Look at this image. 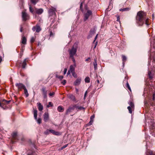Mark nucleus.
<instances>
[{"label": "nucleus", "mask_w": 155, "mask_h": 155, "mask_svg": "<svg viewBox=\"0 0 155 155\" xmlns=\"http://www.w3.org/2000/svg\"><path fill=\"white\" fill-rule=\"evenodd\" d=\"M37 104L38 107V109L39 111H41L43 109V106L40 103H38Z\"/></svg>", "instance_id": "nucleus-20"}, {"label": "nucleus", "mask_w": 155, "mask_h": 155, "mask_svg": "<svg viewBox=\"0 0 155 155\" xmlns=\"http://www.w3.org/2000/svg\"><path fill=\"white\" fill-rule=\"evenodd\" d=\"M17 133L16 132H14L12 133V138L14 139H16L17 136Z\"/></svg>", "instance_id": "nucleus-22"}, {"label": "nucleus", "mask_w": 155, "mask_h": 155, "mask_svg": "<svg viewBox=\"0 0 155 155\" xmlns=\"http://www.w3.org/2000/svg\"><path fill=\"white\" fill-rule=\"evenodd\" d=\"M67 68H65V69H64V74H66V72H67Z\"/></svg>", "instance_id": "nucleus-46"}, {"label": "nucleus", "mask_w": 155, "mask_h": 155, "mask_svg": "<svg viewBox=\"0 0 155 155\" xmlns=\"http://www.w3.org/2000/svg\"><path fill=\"white\" fill-rule=\"evenodd\" d=\"M50 133H52L54 135H59L61 134L58 131H56L53 130H50Z\"/></svg>", "instance_id": "nucleus-13"}, {"label": "nucleus", "mask_w": 155, "mask_h": 155, "mask_svg": "<svg viewBox=\"0 0 155 155\" xmlns=\"http://www.w3.org/2000/svg\"><path fill=\"white\" fill-rule=\"evenodd\" d=\"M43 119L45 122H47L49 120V114L48 112L45 113L44 115Z\"/></svg>", "instance_id": "nucleus-10"}, {"label": "nucleus", "mask_w": 155, "mask_h": 155, "mask_svg": "<svg viewBox=\"0 0 155 155\" xmlns=\"http://www.w3.org/2000/svg\"><path fill=\"white\" fill-rule=\"evenodd\" d=\"M85 81L86 83H89L90 82V79L89 77H87L85 79Z\"/></svg>", "instance_id": "nucleus-27"}, {"label": "nucleus", "mask_w": 155, "mask_h": 155, "mask_svg": "<svg viewBox=\"0 0 155 155\" xmlns=\"http://www.w3.org/2000/svg\"><path fill=\"white\" fill-rule=\"evenodd\" d=\"M50 133V130H49L48 129L46 130L44 132V133L45 135H48Z\"/></svg>", "instance_id": "nucleus-33"}, {"label": "nucleus", "mask_w": 155, "mask_h": 155, "mask_svg": "<svg viewBox=\"0 0 155 155\" xmlns=\"http://www.w3.org/2000/svg\"><path fill=\"white\" fill-rule=\"evenodd\" d=\"M75 73L74 74V76H73L74 77H76V75H75Z\"/></svg>", "instance_id": "nucleus-56"}, {"label": "nucleus", "mask_w": 155, "mask_h": 155, "mask_svg": "<svg viewBox=\"0 0 155 155\" xmlns=\"http://www.w3.org/2000/svg\"><path fill=\"white\" fill-rule=\"evenodd\" d=\"M94 117V115L90 117V120H93Z\"/></svg>", "instance_id": "nucleus-48"}, {"label": "nucleus", "mask_w": 155, "mask_h": 155, "mask_svg": "<svg viewBox=\"0 0 155 155\" xmlns=\"http://www.w3.org/2000/svg\"><path fill=\"white\" fill-rule=\"evenodd\" d=\"M15 85L18 88V91H21L22 89H24V88H25V86L21 83H16Z\"/></svg>", "instance_id": "nucleus-7"}, {"label": "nucleus", "mask_w": 155, "mask_h": 155, "mask_svg": "<svg viewBox=\"0 0 155 155\" xmlns=\"http://www.w3.org/2000/svg\"><path fill=\"white\" fill-rule=\"evenodd\" d=\"M56 76L57 78H59L60 80H62L63 78V76L61 75L60 76L57 74Z\"/></svg>", "instance_id": "nucleus-29"}, {"label": "nucleus", "mask_w": 155, "mask_h": 155, "mask_svg": "<svg viewBox=\"0 0 155 155\" xmlns=\"http://www.w3.org/2000/svg\"><path fill=\"white\" fill-rule=\"evenodd\" d=\"M82 6V3H81V5H80V7H81H81Z\"/></svg>", "instance_id": "nucleus-55"}, {"label": "nucleus", "mask_w": 155, "mask_h": 155, "mask_svg": "<svg viewBox=\"0 0 155 155\" xmlns=\"http://www.w3.org/2000/svg\"><path fill=\"white\" fill-rule=\"evenodd\" d=\"M58 110L59 112H62L64 110V109L61 106H59L58 108Z\"/></svg>", "instance_id": "nucleus-25"}, {"label": "nucleus", "mask_w": 155, "mask_h": 155, "mask_svg": "<svg viewBox=\"0 0 155 155\" xmlns=\"http://www.w3.org/2000/svg\"><path fill=\"white\" fill-rule=\"evenodd\" d=\"M35 40V38L33 37H32L31 39V43H33L34 41Z\"/></svg>", "instance_id": "nucleus-38"}, {"label": "nucleus", "mask_w": 155, "mask_h": 155, "mask_svg": "<svg viewBox=\"0 0 155 155\" xmlns=\"http://www.w3.org/2000/svg\"><path fill=\"white\" fill-rule=\"evenodd\" d=\"M97 42H96L95 43V46H94V48H96V46L97 45Z\"/></svg>", "instance_id": "nucleus-52"}, {"label": "nucleus", "mask_w": 155, "mask_h": 155, "mask_svg": "<svg viewBox=\"0 0 155 155\" xmlns=\"http://www.w3.org/2000/svg\"><path fill=\"white\" fill-rule=\"evenodd\" d=\"M24 93L26 96V97H27L28 95V91L26 88H24Z\"/></svg>", "instance_id": "nucleus-26"}, {"label": "nucleus", "mask_w": 155, "mask_h": 155, "mask_svg": "<svg viewBox=\"0 0 155 155\" xmlns=\"http://www.w3.org/2000/svg\"><path fill=\"white\" fill-rule=\"evenodd\" d=\"M66 83V81L65 80H64L61 82V83L63 85H64Z\"/></svg>", "instance_id": "nucleus-39"}, {"label": "nucleus", "mask_w": 155, "mask_h": 155, "mask_svg": "<svg viewBox=\"0 0 155 155\" xmlns=\"http://www.w3.org/2000/svg\"><path fill=\"white\" fill-rule=\"evenodd\" d=\"M75 106H74V105L72 106L69 107L67 110L66 111V113L67 114L71 112L72 110H73L75 108Z\"/></svg>", "instance_id": "nucleus-11"}, {"label": "nucleus", "mask_w": 155, "mask_h": 155, "mask_svg": "<svg viewBox=\"0 0 155 155\" xmlns=\"http://www.w3.org/2000/svg\"><path fill=\"white\" fill-rule=\"evenodd\" d=\"M52 106L53 104H52V103L51 102H49L48 104L47 105V107H50Z\"/></svg>", "instance_id": "nucleus-37"}, {"label": "nucleus", "mask_w": 155, "mask_h": 155, "mask_svg": "<svg viewBox=\"0 0 155 155\" xmlns=\"http://www.w3.org/2000/svg\"><path fill=\"white\" fill-rule=\"evenodd\" d=\"M10 101H7L4 99L0 101V107L4 109H5L6 108V105L9 104Z\"/></svg>", "instance_id": "nucleus-3"}, {"label": "nucleus", "mask_w": 155, "mask_h": 155, "mask_svg": "<svg viewBox=\"0 0 155 155\" xmlns=\"http://www.w3.org/2000/svg\"><path fill=\"white\" fill-rule=\"evenodd\" d=\"M92 12L91 10H87L86 13L84 14V20L85 21L88 19L89 16L92 15Z\"/></svg>", "instance_id": "nucleus-4"}, {"label": "nucleus", "mask_w": 155, "mask_h": 155, "mask_svg": "<svg viewBox=\"0 0 155 155\" xmlns=\"http://www.w3.org/2000/svg\"><path fill=\"white\" fill-rule=\"evenodd\" d=\"M38 1V0H31V2L34 5H35Z\"/></svg>", "instance_id": "nucleus-34"}, {"label": "nucleus", "mask_w": 155, "mask_h": 155, "mask_svg": "<svg viewBox=\"0 0 155 155\" xmlns=\"http://www.w3.org/2000/svg\"><path fill=\"white\" fill-rule=\"evenodd\" d=\"M90 59V58H88L87 59H86L85 61H88Z\"/></svg>", "instance_id": "nucleus-51"}, {"label": "nucleus", "mask_w": 155, "mask_h": 155, "mask_svg": "<svg viewBox=\"0 0 155 155\" xmlns=\"http://www.w3.org/2000/svg\"><path fill=\"white\" fill-rule=\"evenodd\" d=\"M68 97H69L73 101H76V99L75 98V97L73 95L71 94H70L68 96Z\"/></svg>", "instance_id": "nucleus-18"}, {"label": "nucleus", "mask_w": 155, "mask_h": 155, "mask_svg": "<svg viewBox=\"0 0 155 155\" xmlns=\"http://www.w3.org/2000/svg\"><path fill=\"white\" fill-rule=\"evenodd\" d=\"M81 79H80V78L77 79L76 80V81H75V82H74V85L75 86H78V85H79L80 84V83L81 82Z\"/></svg>", "instance_id": "nucleus-14"}, {"label": "nucleus", "mask_w": 155, "mask_h": 155, "mask_svg": "<svg viewBox=\"0 0 155 155\" xmlns=\"http://www.w3.org/2000/svg\"><path fill=\"white\" fill-rule=\"evenodd\" d=\"M28 61V59L27 58L25 59L22 64V67L23 68H25V66L26 65V62H27Z\"/></svg>", "instance_id": "nucleus-19"}, {"label": "nucleus", "mask_w": 155, "mask_h": 155, "mask_svg": "<svg viewBox=\"0 0 155 155\" xmlns=\"http://www.w3.org/2000/svg\"><path fill=\"white\" fill-rule=\"evenodd\" d=\"M41 119L40 118H39L37 120V122L39 124L41 123Z\"/></svg>", "instance_id": "nucleus-43"}, {"label": "nucleus", "mask_w": 155, "mask_h": 155, "mask_svg": "<svg viewBox=\"0 0 155 155\" xmlns=\"http://www.w3.org/2000/svg\"><path fill=\"white\" fill-rule=\"evenodd\" d=\"M54 94V92H52V93H50L49 94V96H53Z\"/></svg>", "instance_id": "nucleus-42"}, {"label": "nucleus", "mask_w": 155, "mask_h": 155, "mask_svg": "<svg viewBox=\"0 0 155 155\" xmlns=\"http://www.w3.org/2000/svg\"><path fill=\"white\" fill-rule=\"evenodd\" d=\"M41 90L44 98L46 97H47V91L46 90L45 88H43Z\"/></svg>", "instance_id": "nucleus-15"}, {"label": "nucleus", "mask_w": 155, "mask_h": 155, "mask_svg": "<svg viewBox=\"0 0 155 155\" xmlns=\"http://www.w3.org/2000/svg\"><path fill=\"white\" fill-rule=\"evenodd\" d=\"M93 121V120H90V122L86 124L87 126H90L92 124Z\"/></svg>", "instance_id": "nucleus-31"}, {"label": "nucleus", "mask_w": 155, "mask_h": 155, "mask_svg": "<svg viewBox=\"0 0 155 155\" xmlns=\"http://www.w3.org/2000/svg\"><path fill=\"white\" fill-rule=\"evenodd\" d=\"M26 39L25 37H22V38L21 43L23 44H25L26 43Z\"/></svg>", "instance_id": "nucleus-23"}, {"label": "nucleus", "mask_w": 155, "mask_h": 155, "mask_svg": "<svg viewBox=\"0 0 155 155\" xmlns=\"http://www.w3.org/2000/svg\"><path fill=\"white\" fill-rule=\"evenodd\" d=\"M87 91H86L85 92V94H84V99H85V97H86V95H87Z\"/></svg>", "instance_id": "nucleus-47"}, {"label": "nucleus", "mask_w": 155, "mask_h": 155, "mask_svg": "<svg viewBox=\"0 0 155 155\" xmlns=\"http://www.w3.org/2000/svg\"><path fill=\"white\" fill-rule=\"evenodd\" d=\"M93 65L95 71L97 70V60L96 59H94V62H93Z\"/></svg>", "instance_id": "nucleus-16"}, {"label": "nucleus", "mask_w": 155, "mask_h": 155, "mask_svg": "<svg viewBox=\"0 0 155 155\" xmlns=\"http://www.w3.org/2000/svg\"><path fill=\"white\" fill-rule=\"evenodd\" d=\"M126 87H127V88L129 89V90L130 91H131V89L130 87V85H129L128 82H127L126 84Z\"/></svg>", "instance_id": "nucleus-36"}, {"label": "nucleus", "mask_w": 155, "mask_h": 155, "mask_svg": "<svg viewBox=\"0 0 155 155\" xmlns=\"http://www.w3.org/2000/svg\"><path fill=\"white\" fill-rule=\"evenodd\" d=\"M76 67V64H74L70 66L69 70L71 71L72 73V75L74 76V74H75V68Z\"/></svg>", "instance_id": "nucleus-8"}, {"label": "nucleus", "mask_w": 155, "mask_h": 155, "mask_svg": "<svg viewBox=\"0 0 155 155\" xmlns=\"http://www.w3.org/2000/svg\"><path fill=\"white\" fill-rule=\"evenodd\" d=\"M20 31L21 32H22V27H21Z\"/></svg>", "instance_id": "nucleus-53"}, {"label": "nucleus", "mask_w": 155, "mask_h": 155, "mask_svg": "<svg viewBox=\"0 0 155 155\" xmlns=\"http://www.w3.org/2000/svg\"><path fill=\"white\" fill-rule=\"evenodd\" d=\"M130 9V8H125L123 9H121L120 10V11H128Z\"/></svg>", "instance_id": "nucleus-28"}, {"label": "nucleus", "mask_w": 155, "mask_h": 155, "mask_svg": "<svg viewBox=\"0 0 155 155\" xmlns=\"http://www.w3.org/2000/svg\"><path fill=\"white\" fill-rule=\"evenodd\" d=\"M76 91H77V92H78V89L76 88Z\"/></svg>", "instance_id": "nucleus-57"}, {"label": "nucleus", "mask_w": 155, "mask_h": 155, "mask_svg": "<svg viewBox=\"0 0 155 155\" xmlns=\"http://www.w3.org/2000/svg\"><path fill=\"white\" fill-rule=\"evenodd\" d=\"M34 117L35 119L37 120V111L36 110H34Z\"/></svg>", "instance_id": "nucleus-24"}, {"label": "nucleus", "mask_w": 155, "mask_h": 155, "mask_svg": "<svg viewBox=\"0 0 155 155\" xmlns=\"http://www.w3.org/2000/svg\"><path fill=\"white\" fill-rule=\"evenodd\" d=\"M96 79H97V83L98 84L99 83V81L101 79V78L100 77H98L97 75V78H96Z\"/></svg>", "instance_id": "nucleus-30"}, {"label": "nucleus", "mask_w": 155, "mask_h": 155, "mask_svg": "<svg viewBox=\"0 0 155 155\" xmlns=\"http://www.w3.org/2000/svg\"><path fill=\"white\" fill-rule=\"evenodd\" d=\"M78 48V44L75 43L74 44L71 48L69 50L70 57H73L76 54Z\"/></svg>", "instance_id": "nucleus-2"}, {"label": "nucleus", "mask_w": 155, "mask_h": 155, "mask_svg": "<svg viewBox=\"0 0 155 155\" xmlns=\"http://www.w3.org/2000/svg\"><path fill=\"white\" fill-rule=\"evenodd\" d=\"M55 9L54 8L52 7L50 8L48 11L49 15L51 16L53 15L55 13Z\"/></svg>", "instance_id": "nucleus-12"}, {"label": "nucleus", "mask_w": 155, "mask_h": 155, "mask_svg": "<svg viewBox=\"0 0 155 155\" xmlns=\"http://www.w3.org/2000/svg\"><path fill=\"white\" fill-rule=\"evenodd\" d=\"M120 17L119 16H118L117 17V21H118L120 23Z\"/></svg>", "instance_id": "nucleus-44"}, {"label": "nucleus", "mask_w": 155, "mask_h": 155, "mask_svg": "<svg viewBox=\"0 0 155 155\" xmlns=\"http://www.w3.org/2000/svg\"><path fill=\"white\" fill-rule=\"evenodd\" d=\"M43 10L41 8L37 9L36 10V13L38 14H41L43 12Z\"/></svg>", "instance_id": "nucleus-21"}, {"label": "nucleus", "mask_w": 155, "mask_h": 155, "mask_svg": "<svg viewBox=\"0 0 155 155\" xmlns=\"http://www.w3.org/2000/svg\"><path fill=\"white\" fill-rule=\"evenodd\" d=\"M70 57L71 58L73 61L74 62V64H76L75 62V60L74 58V56L73 57Z\"/></svg>", "instance_id": "nucleus-45"}, {"label": "nucleus", "mask_w": 155, "mask_h": 155, "mask_svg": "<svg viewBox=\"0 0 155 155\" xmlns=\"http://www.w3.org/2000/svg\"><path fill=\"white\" fill-rule=\"evenodd\" d=\"M2 61V58L1 56H0V63Z\"/></svg>", "instance_id": "nucleus-54"}, {"label": "nucleus", "mask_w": 155, "mask_h": 155, "mask_svg": "<svg viewBox=\"0 0 155 155\" xmlns=\"http://www.w3.org/2000/svg\"><path fill=\"white\" fill-rule=\"evenodd\" d=\"M74 106H75V108H76V109H78L79 110H84L85 109L84 107L81 106H77L76 104L74 105Z\"/></svg>", "instance_id": "nucleus-17"}, {"label": "nucleus", "mask_w": 155, "mask_h": 155, "mask_svg": "<svg viewBox=\"0 0 155 155\" xmlns=\"http://www.w3.org/2000/svg\"><path fill=\"white\" fill-rule=\"evenodd\" d=\"M22 18L23 21H26L29 18L28 15L25 11L22 12Z\"/></svg>", "instance_id": "nucleus-6"}, {"label": "nucleus", "mask_w": 155, "mask_h": 155, "mask_svg": "<svg viewBox=\"0 0 155 155\" xmlns=\"http://www.w3.org/2000/svg\"><path fill=\"white\" fill-rule=\"evenodd\" d=\"M122 60L123 61V63H124V62L126 61L127 59V58L124 55H122Z\"/></svg>", "instance_id": "nucleus-32"}, {"label": "nucleus", "mask_w": 155, "mask_h": 155, "mask_svg": "<svg viewBox=\"0 0 155 155\" xmlns=\"http://www.w3.org/2000/svg\"><path fill=\"white\" fill-rule=\"evenodd\" d=\"M71 73V71L70 70H69L68 71L67 73V75H69Z\"/></svg>", "instance_id": "nucleus-49"}, {"label": "nucleus", "mask_w": 155, "mask_h": 155, "mask_svg": "<svg viewBox=\"0 0 155 155\" xmlns=\"http://www.w3.org/2000/svg\"><path fill=\"white\" fill-rule=\"evenodd\" d=\"M151 72L150 71H149L148 72V76H149V78H150V79H152L153 78L152 76L151 75Z\"/></svg>", "instance_id": "nucleus-35"}, {"label": "nucleus", "mask_w": 155, "mask_h": 155, "mask_svg": "<svg viewBox=\"0 0 155 155\" xmlns=\"http://www.w3.org/2000/svg\"><path fill=\"white\" fill-rule=\"evenodd\" d=\"M32 30L34 31H36V32H39L41 30V29L40 26L37 25L33 27Z\"/></svg>", "instance_id": "nucleus-9"}, {"label": "nucleus", "mask_w": 155, "mask_h": 155, "mask_svg": "<svg viewBox=\"0 0 155 155\" xmlns=\"http://www.w3.org/2000/svg\"><path fill=\"white\" fill-rule=\"evenodd\" d=\"M97 35H98V34H97L96 35V36H95V39H94V42L97 39Z\"/></svg>", "instance_id": "nucleus-50"}, {"label": "nucleus", "mask_w": 155, "mask_h": 155, "mask_svg": "<svg viewBox=\"0 0 155 155\" xmlns=\"http://www.w3.org/2000/svg\"><path fill=\"white\" fill-rule=\"evenodd\" d=\"M68 144H65V145L64 146H63L61 148V150H62L65 148L66 147H67L68 146Z\"/></svg>", "instance_id": "nucleus-40"}, {"label": "nucleus", "mask_w": 155, "mask_h": 155, "mask_svg": "<svg viewBox=\"0 0 155 155\" xmlns=\"http://www.w3.org/2000/svg\"><path fill=\"white\" fill-rule=\"evenodd\" d=\"M29 10L32 13L33 12V9L31 6H29Z\"/></svg>", "instance_id": "nucleus-41"}, {"label": "nucleus", "mask_w": 155, "mask_h": 155, "mask_svg": "<svg viewBox=\"0 0 155 155\" xmlns=\"http://www.w3.org/2000/svg\"><path fill=\"white\" fill-rule=\"evenodd\" d=\"M146 13L142 11H140L137 13L136 21L139 25H142L144 23L147 25H149L148 23L149 19L146 18Z\"/></svg>", "instance_id": "nucleus-1"}, {"label": "nucleus", "mask_w": 155, "mask_h": 155, "mask_svg": "<svg viewBox=\"0 0 155 155\" xmlns=\"http://www.w3.org/2000/svg\"><path fill=\"white\" fill-rule=\"evenodd\" d=\"M129 104L130 106L127 107V109L128 110L129 113L131 114L132 113V109L134 108V104L132 101H130Z\"/></svg>", "instance_id": "nucleus-5"}]
</instances>
